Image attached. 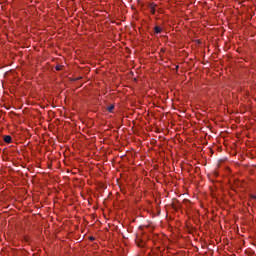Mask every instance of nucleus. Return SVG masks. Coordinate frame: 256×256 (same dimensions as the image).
Instances as JSON below:
<instances>
[{
  "mask_svg": "<svg viewBox=\"0 0 256 256\" xmlns=\"http://www.w3.org/2000/svg\"><path fill=\"white\" fill-rule=\"evenodd\" d=\"M163 29L160 26L154 27V35H159V33H162Z\"/></svg>",
  "mask_w": 256,
  "mask_h": 256,
  "instance_id": "obj_1",
  "label": "nucleus"
},
{
  "mask_svg": "<svg viewBox=\"0 0 256 256\" xmlns=\"http://www.w3.org/2000/svg\"><path fill=\"white\" fill-rule=\"evenodd\" d=\"M11 141H13V138L10 135L4 136V143H11Z\"/></svg>",
  "mask_w": 256,
  "mask_h": 256,
  "instance_id": "obj_2",
  "label": "nucleus"
},
{
  "mask_svg": "<svg viewBox=\"0 0 256 256\" xmlns=\"http://www.w3.org/2000/svg\"><path fill=\"white\" fill-rule=\"evenodd\" d=\"M150 13H152V15H155V5L153 4L150 5Z\"/></svg>",
  "mask_w": 256,
  "mask_h": 256,
  "instance_id": "obj_3",
  "label": "nucleus"
},
{
  "mask_svg": "<svg viewBox=\"0 0 256 256\" xmlns=\"http://www.w3.org/2000/svg\"><path fill=\"white\" fill-rule=\"evenodd\" d=\"M113 109H115V105H110L107 107V111H109V113H113Z\"/></svg>",
  "mask_w": 256,
  "mask_h": 256,
  "instance_id": "obj_4",
  "label": "nucleus"
},
{
  "mask_svg": "<svg viewBox=\"0 0 256 256\" xmlns=\"http://www.w3.org/2000/svg\"><path fill=\"white\" fill-rule=\"evenodd\" d=\"M62 69H63V66H61V65L56 66V71H61Z\"/></svg>",
  "mask_w": 256,
  "mask_h": 256,
  "instance_id": "obj_5",
  "label": "nucleus"
},
{
  "mask_svg": "<svg viewBox=\"0 0 256 256\" xmlns=\"http://www.w3.org/2000/svg\"><path fill=\"white\" fill-rule=\"evenodd\" d=\"M252 199H256V196L253 195V196H252Z\"/></svg>",
  "mask_w": 256,
  "mask_h": 256,
  "instance_id": "obj_6",
  "label": "nucleus"
}]
</instances>
